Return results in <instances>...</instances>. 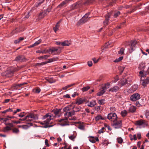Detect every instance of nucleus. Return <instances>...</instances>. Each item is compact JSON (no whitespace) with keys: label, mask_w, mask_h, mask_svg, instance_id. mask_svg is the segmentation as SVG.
<instances>
[{"label":"nucleus","mask_w":149,"mask_h":149,"mask_svg":"<svg viewBox=\"0 0 149 149\" xmlns=\"http://www.w3.org/2000/svg\"><path fill=\"white\" fill-rule=\"evenodd\" d=\"M89 13H87L83 17L77 22L76 24L77 26H79L88 21L89 20L90 18V17H89Z\"/></svg>","instance_id":"1"},{"label":"nucleus","mask_w":149,"mask_h":149,"mask_svg":"<svg viewBox=\"0 0 149 149\" xmlns=\"http://www.w3.org/2000/svg\"><path fill=\"white\" fill-rule=\"evenodd\" d=\"M71 109L69 107H65L63 109V111L65 112L64 116L66 118H69L74 114V111H70Z\"/></svg>","instance_id":"2"},{"label":"nucleus","mask_w":149,"mask_h":149,"mask_svg":"<svg viewBox=\"0 0 149 149\" xmlns=\"http://www.w3.org/2000/svg\"><path fill=\"white\" fill-rule=\"evenodd\" d=\"M135 124L140 128H144L148 125V123L145 120L141 119L135 122Z\"/></svg>","instance_id":"3"},{"label":"nucleus","mask_w":149,"mask_h":149,"mask_svg":"<svg viewBox=\"0 0 149 149\" xmlns=\"http://www.w3.org/2000/svg\"><path fill=\"white\" fill-rule=\"evenodd\" d=\"M53 116L51 113H47L43 117L44 119H45L46 120H44L43 122H41V124H48L50 120L52 119V117Z\"/></svg>","instance_id":"4"},{"label":"nucleus","mask_w":149,"mask_h":149,"mask_svg":"<svg viewBox=\"0 0 149 149\" xmlns=\"http://www.w3.org/2000/svg\"><path fill=\"white\" fill-rule=\"evenodd\" d=\"M145 68V65L143 64H140L139 67V69L141 70L140 71L139 74L141 75V78L142 79V77H146L148 73L144 71V69Z\"/></svg>","instance_id":"5"},{"label":"nucleus","mask_w":149,"mask_h":149,"mask_svg":"<svg viewBox=\"0 0 149 149\" xmlns=\"http://www.w3.org/2000/svg\"><path fill=\"white\" fill-rule=\"evenodd\" d=\"M107 118L109 120L114 122L117 119V116L116 113H111L108 114Z\"/></svg>","instance_id":"6"},{"label":"nucleus","mask_w":149,"mask_h":149,"mask_svg":"<svg viewBox=\"0 0 149 149\" xmlns=\"http://www.w3.org/2000/svg\"><path fill=\"white\" fill-rule=\"evenodd\" d=\"M38 118L36 115L33 114H31L26 116L25 117L26 121H33L34 120L38 119Z\"/></svg>","instance_id":"7"},{"label":"nucleus","mask_w":149,"mask_h":149,"mask_svg":"<svg viewBox=\"0 0 149 149\" xmlns=\"http://www.w3.org/2000/svg\"><path fill=\"white\" fill-rule=\"evenodd\" d=\"M113 127L115 129L120 128L122 125V123L121 120H119L115 121L112 125Z\"/></svg>","instance_id":"8"},{"label":"nucleus","mask_w":149,"mask_h":149,"mask_svg":"<svg viewBox=\"0 0 149 149\" xmlns=\"http://www.w3.org/2000/svg\"><path fill=\"white\" fill-rule=\"evenodd\" d=\"M110 84H105L104 86L102 87V90L100 91L97 93L98 96H100L103 95L105 92V90L109 87Z\"/></svg>","instance_id":"9"},{"label":"nucleus","mask_w":149,"mask_h":149,"mask_svg":"<svg viewBox=\"0 0 149 149\" xmlns=\"http://www.w3.org/2000/svg\"><path fill=\"white\" fill-rule=\"evenodd\" d=\"M68 118H67L65 117L64 119H61L59 120V122L60 123V124L61 126H64L65 125H69V124L68 121Z\"/></svg>","instance_id":"10"},{"label":"nucleus","mask_w":149,"mask_h":149,"mask_svg":"<svg viewBox=\"0 0 149 149\" xmlns=\"http://www.w3.org/2000/svg\"><path fill=\"white\" fill-rule=\"evenodd\" d=\"M140 95L138 93H134L131 96L130 100L132 101H134L140 98Z\"/></svg>","instance_id":"11"},{"label":"nucleus","mask_w":149,"mask_h":149,"mask_svg":"<svg viewBox=\"0 0 149 149\" xmlns=\"http://www.w3.org/2000/svg\"><path fill=\"white\" fill-rule=\"evenodd\" d=\"M136 44V41H134L132 42L131 45L130 46V48L128 49L129 52L130 53H132L135 49V45Z\"/></svg>","instance_id":"12"},{"label":"nucleus","mask_w":149,"mask_h":149,"mask_svg":"<svg viewBox=\"0 0 149 149\" xmlns=\"http://www.w3.org/2000/svg\"><path fill=\"white\" fill-rule=\"evenodd\" d=\"M111 15V13H108L105 16V20L103 22L104 26H106L107 25Z\"/></svg>","instance_id":"13"},{"label":"nucleus","mask_w":149,"mask_h":149,"mask_svg":"<svg viewBox=\"0 0 149 149\" xmlns=\"http://www.w3.org/2000/svg\"><path fill=\"white\" fill-rule=\"evenodd\" d=\"M60 48V47H58V48L55 47H52L51 48L49 49V50H47L46 52H49L50 54L54 53L55 54V52L58 51V49Z\"/></svg>","instance_id":"14"},{"label":"nucleus","mask_w":149,"mask_h":149,"mask_svg":"<svg viewBox=\"0 0 149 149\" xmlns=\"http://www.w3.org/2000/svg\"><path fill=\"white\" fill-rule=\"evenodd\" d=\"M15 60L17 61L23 62L26 61V59L23 56H19L15 58Z\"/></svg>","instance_id":"15"},{"label":"nucleus","mask_w":149,"mask_h":149,"mask_svg":"<svg viewBox=\"0 0 149 149\" xmlns=\"http://www.w3.org/2000/svg\"><path fill=\"white\" fill-rule=\"evenodd\" d=\"M138 87V84H133L129 89V91L131 93H133L135 91Z\"/></svg>","instance_id":"16"},{"label":"nucleus","mask_w":149,"mask_h":149,"mask_svg":"<svg viewBox=\"0 0 149 149\" xmlns=\"http://www.w3.org/2000/svg\"><path fill=\"white\" fill-rule=\"evenodd\" d=\"M71 43L70 40H66L62 42L61 45L63 46H69Z\"/></svg>","instance_id":"17"},{"label":"nucleus","mask_w":149,"mask_h":149,"mask_svg":"<svg viewBox=\"0 0 149 149\" xmlns=\"http://www.w3.org/2000/svg\"><path fill=\"white\" fill-rule=\"evenodd\" d=\"M13 74V72L11 70H8L5 72V76L7 77H10Z\"/></svg>","instance_id":"18"},{"label":"nucleus","mask_w":149,"mask_h":149,"mask_svg":"<svg viewBox=\"0 0 149 149\" xmlns=\"http://www.w3.org/2000/svg\"><path fill=\"white\" fill-rule=\"evenodd\" d=\"M119 89V87L117 86H114L109 89V91L113 92H116Z\"/></svg>","instance_id":"19"},{"label":"nucleus","mask_w":149,"mask_h":149,"mask_svg":"<svg viewBox=\"0 0 149 149\" xmlns=\"http://www.w3.org/2000/svg\"><path fill=\"white\" fill-rule=\"evenodd\" d=\"M42 41V40L41 39H40L36 41L33 44V45H31L29 46V47H32L35 46H36L38 45L40 43H41Z\"/></svg>","instance_id":"20"},{"label":"nucleus","mask_w":149,"mask_h":149,"mask_svg":"<svg viewBox=\"0 0 149 149\" xmlns=\"http://www.w3.org/2000/svg\"><path fill=\"white\" fill-rule=\"evenodd\" d=\"M85 102V99L83 98H80L78 99L76 102V104H80L83 103Z\"/></svg>","instance_id":"21"},{"label":"nucleus","mask_w":149,"mask_h":149,"mask_svg":"<svg viewBox=\"0 0 149 149\" xmlns=\"http://www.w3.org/2000/svg\"><path fill=\"white\" fill-rule=\"evenodd\" d=\"M11 128L10 127L7 126L3 128L2 131L4 132H6L11 130Z\"/></svg>","instance_id":"22"},{"label":"nucleus","mask_w":149,"mask_h":149,"mask_svg":"<svg viewBox=\"0 0 149 149\" xmlns=\"http://www.w3.org/2000/svg\"><path fill=\"white\" fill-rule=\"evenodd\" d=\"M76 136V134H71L70 136H69V138L72 141H74V139Z\"/></svg>","instance_id":"23"},{"label":"nucleus","mask_w":149,"mask_h":149,"mask_svg":"<svg viewBox=\"0 0 149 149\" xmlns=\"http://www.w3.org/2000/svg\"><path fill=\"white\" fill-rule=\"evenodd\" d=\"M136 109V107L133 106H131L129 108V110L130 112H134Z\"/></svg>","instance_id":"24"},{"label":"nucleus","mask_w":149,"mask_h":149,"mask_svg":"<svg viewBox=\"0 0 149 149\" xmlns=\"http://www.w3.org/2000/svg\"><path fill=\"white\" fill-rule=\"evenodd\" d=\"M143 77H142L143 78ZM141 80L143 81V84H148L149 83V77H147L146 79H143L141 78Z\"/></svg>","instance_id":"25"},{"label":"nucleus","mask_w":149,"mask_h":149,"mask_svg":"<svg viewBox=\"0 0 149 149\" xmlns=\"http://www.w3.org/2000/svg\"><path fill=\"white\" fill-rule=\"evenodd\" d=\"M49 57V55H45L39 57L38 58L39 59H46Z\"/></svg>","instance_id":"26"},{"label":"nucleus","mask_w":149,"mask_h":149,"mask_svg":"<svg viewBox=\"0 0 149 149\" xmlns=\"http://www.w3.org/2000/svg\"><path fill=\"white\" fill-rule=\"evenodd\" d=\"M24 38L23 37H20L19 38L15 40L14 42L15 44L19 43L20 41L23 40Z\"/></svg>","instance_id":"27"},{"label":"nucleus","mask_w":149,"mask_h":149,"mask_svg":"<svg viewBox=\"0 0 149 149\" xmlns=\"http://www.w3.org/2000/svg\"><path fill=\"white\" fill-rule=\"evenodd\" d=\"M60 23V22H58L57 23V24H56V26H55V27H54V28H53V29H54V31L55 32H56V31L58 30V28H59V23Z\"/></svg>","instance_id":"28"},{"label":"nucleus","mask_w":149,"mask_h":149,"mask_svg":"<svg viewBox=\"0 0 149 149\" xmlns=\"http://www.w3.org/2000/svg\"><path fill=\"white\" fill-rule=\"evenodd\" d=\"M127 112L125 110L122 111L121 112V114L123 117L126 116L127 115Z\"/></svg>","instance_id":"29"},{"label":"nucleus","mask_w":149,"mask_h":149,"mask_svg":"<svg viewBox=\"0 0 149 149\" xmlns=\"http://www.w3.org/2000/svg\"><path fill=\"white\" fill-rule=\"evenodd\" d=\"M12 131L13 133L17 134L19 132V129L16 128H14L12 129Z\"/></svg>","instance_id":"30"},{"label":"nucleus","mask_w":149,"mask_h":149,"mask_svg":"<svg viewBox=\"0 0 149 149\" xmlns=\"http://www.w3.org/2000/svg\"><path fill=\"white\" fill-rule=\"evenodd\" d=\"M125 49L123 48H121L120 51H119L118 52V54L122 55L124 53Z\"/></svg>","instance_id":"31"},{"label":"nucleus","mask_w":149,"mask_h":149,"mask_svg":"<svg viewBox=\"0 0 149 149\" xmlns=\"http://www.w3.org/2000/svg\"><path fill=\"white\" fill-rule=\"evenodd\" d=\"M48 83H54L55 81V80L53 78H48L47 79Z\"/></svg>","instance_id":"32"},{"label":"nucleus","mask_w":149,"mask_h":149,"mask_svg":"<svg viewBox=\"0 0 149 149\" xmlns=\"http://www.w3.org/2000/svg\"><path fill=\"white\" fill-rule=\"evenodd\" d=\"M123 56H121L119 57L118 58L116 59L114 61V62L115 63L121 61L123 58Z\"/></svg>","instance_id":"33"},{"label":"nucleus","mask_w":149,"mask_h":149,"mask_svg":"<svg viewBox=\"0 0 149 149\" xmlns=\"http://www.w3.org/2000/svg\"><path fill=\"white\" fill-rule=\"evenodd\" d=\"M139 7V6H135L134 8L132 9V10L130 11H129L128 12V13H131L135 10H136L137 9V8Z\"/></svg>","instance_id":"34"},{"label":"nucleus","mask_w":149,"mask_h":149,"mask_svg":"<svg viewBox=\"0 0 149 149\" xmlns=\"http://www.w3.org/2000/svg\"><path fill=\"white\" fill-rule=\"evenodd\" d=\"M48 61H47V62L46 63H38V64L39 65H43V64H45L47 63H51V62H53V61H52V58H50V59H49L48 60Z\"/></svg>","instance_id":"35"},{"label":"nucleus","mask_w":149,"mask_h":149,"mask_svg":"<svg viewBox=\"0 0 149 149\" xmlns=\"http://www.w3.org/2000/svg\"><path fill=\"white\" fill-rule=\"evenodd\" d=\"M90 87L89 86H87L86 87H85L82 88V90L83 92H84L89 89H90Z\"/></svg>","instance_id":"36"},{"label":"nucleus","mask_w":149,"mask_h":149,"mask_svg":"<svg viewBox=\"0 0 149 149\" xmlns=\"http://www.w3.org/2000/svg\"><path fill=\"white\" fill-rule=\"evenodd\" d=\"M117 140L118 143L120 144L123 141L122 139L120 137H118L117 139Z\"/></svg>","instance_id":"37"},{"label":"nucleus","mask_w":149,"mask_h":149,"mask_svg":"<svg viewBox=\"0 0 149 149\" xmlns=\"http://www.w3.org/2000/svg\"><path fill=\"white\" fill-rule=\"evenodd\" d=\"M104 119L102 117V116L100 115H97L95 118V120L97 121L100 119L103 120Z\"/></svg>","instance_id":"38"},{"label":"nucleus","mask_w":149,"mask_h":149,"mask_svg":"<svg viewBox=\"0 0 149 149\" xmlns=\"http://www.w3.org/2000/svg\"><path fill=\"white\" fill-rule=\"evenodd\" d=\"M104 99L99 100H98V102L100 105L103 104L104 103Z\"/></svg>","instance_id":"39"},{"label":"nucleus","mask_w":149,"mask_h":149,"mask_svg":"<svg viewBox=\"0 0 149 149\" xmlns=\"http://www.w3.org/2000/svg\"><path fill=\"white\" fill-rule=\"evenodd\" d=\"M35 92L37 93H38L40 91V89L38 87L36 88L35 89L33 90Z\"/></svg>","instance_id":"40"},{"label":"nucleus","mask_w":149,"mask_h":149,"mask_svg":"<svg viewBox=\"0 0 149 149\" xmlns=\"http://www.w3.org/2000/svg\"><path fill=\"white\" fill-rule=\"evenodd\" d=\"M120 14V13L119 11H118L116 12L114 15V16L115 17H116L118 16Z\"/></svg>","instance_id":"41"},{"label":"nucleus","mask_w":149,"mask_h":149,"mask_svg":"<svg viewBox=\"0 0 149 149\" xmlns=\"http://www.w3.org/2000/svg\"><path fill=\"white\" fill-rule=\"evenodd\" d=\"M146 116V118L148 119H149V111H147L145 114Z\"/></svg>","instance_id":"42"},{"label":"nucleus","mask_w":149,"mask_h":149,"mask_svg":"<svg viewBox=\"0 0 149 149\" xmlns=\"http://www.w3.org/2000/svg\"><path fill=\"white\" fill-rule=\"evenodd\" d=\"M73 84H71L70 85H68L64 87L63 88H62V90H66L68 88H69L70 87H71V86H72Z\"/></svg>","instance_id":"43"},{"label":"nucleus","mask_w":149,"mask_h":149,"mask_svg":"<svg viewBox=\"0 0 149 149\" xmlns=\"http://www.w3.org/2000/svg\"><path fill=\"white\" fill-rule=\"evenodd\" d=\"M119 77L118 75H116L114 78L113 83H116L118 80Z\"/></svg>","instance_id":"44"},{"label":"nucleus","mask_w":149,"mask_h":149,"mask_svg":"<svg viewBox=\"0 0 149 149\" xmlns=\"http://www.w3.org/2000/svg\"><path fill=\"white\" fill-rule=\"evenodd\" d=\"M6 125H8L11 128L13 127V124L12 123H5Z\"/></svg>","instance_id":"45"},{"label":"nucleus","mask_w":149,"mask_h":149,"mask_svg":"<svg viewBox=\"0 0 149 149\" xmlns=\"http://www.w3.org/2000/svg\"><path fill=\"white\" fill-rule=\"evenodd\" d=\"M88 138H89V141L93 143V136H89Z\"/></svg>","instance_id":"46"},{"label":"nucleus","mask_w":149,"mask_h":149,"mask_svg":"<svg viewBox=\"0 0 149 149\" xmlns=\"http://www.w3.org/2000/svg\"><path fill=\"white\" fill-rule=\"evenodd\" d=\"M75 110H74L73 111H74L75 112H77L78 111H79L80 110V108L79 107H76L74 108Z\"/></svg>","instance_id":"47"},{"label":"nucleus","mask_w":149,"mask_h":149,"mask_svg":"<svg viewBox=\"0 0 149 149\" xmlns=\"http://www.w3.org/2000/svg\"><path fill=\"white\" fill-rule=\"evenodd\" d=\"M93 1V0H87V1L84 3L85 4H89L91 3Z\"/></svg>","instance_id":"48"},{"label":"nucleus","mask_w":149,"mask_h":149,"mask_svg":"<svg viewBox=\"0 0 149 149\" xmlns=\"http://www.w3.org/2000/svg\"><path fill=\"white\" fill-rule=\"evenodd\" d=\"M78 127L79 129L82 130H84V126L82 125H79Z\"/></svg>","instance_id":"49"},{"label":"nucleus","mask_w":149,"mask_h":149,"mask_svg":"<svg viewBox=\"0 0 149 149\" xmlns=\"http://www.w3.org/2000/svg\"><path fill=\"white\" fill-rule=\"evenodd\" d=\"M88 65L89 67L93 65V63L92 61H89L88 62Z\"/></svg>","instance_id":"50"},{"label":"nucleus","mask_w":149,"mask_h":149,"mask_svg":"<svg viewBox=\"0 0 149 149\" xmlns=\"http://www.w3.org/2000/svg\"><path fill=\"white\" fill-rule=\"evenodd\" d=\"M21 110L20 109H17L16 110L14 111V114L13 115H15V114H16V113H17L18 112H19L20 111H21Z\"/></svg>","instance_id":"51"},{"label":"nucleus","mask_w":149,"mask_h":149,"mask_svg":"<svg viewBox=\"0 0 149 149\" xmlns=\"http://www.w3.org/2000/svg\"><path fill=\"white\" fill-rule=\"evenodd\" d=\"M108 143V141L106 140H104L103 142H102V144L103 145H107Z\"/></svg>","instance_id":"52"},{"label":"nucleus","mask_w":149,"mask_h":149,"mask_svg":"<svg viewBox=\"0 0 149 149\" xmlns=\"http://www.w3.org/2000/svg\"><path fill=\"white\" fill-rule=\"evenodd\" d=\"M48 140L47 139H46L45 140V145L47 146H49V144L48 143Z\"/></svg>","instance_id":"53"},{"label":"nucleus","mask_w":149,"mask_h":149,"mask_svg":"<svg viewBox=\"0 0 149 149\" xmlns=\"http://www.w3.org/2000/svg\"><path fill=\"white\" fill-rule=\"evenodd\" d=\"M79 5V3H76L73 4V6L74 8H76L78 7V6Z\"/></svg>","instance_id":"54"},{"label":"nucleus","mask_w":149,"mask_h":149,"mask_svg":"<svg viewBox=\"0 0 149 149\" xmlns=\"http://www.w3.org/2000/svg\"><path fill=\"white\" fill-rule=\"evenodd\" d=\"M8 112H13L14 113V110H13V109H10L9 108L8 109H7Z\"/></svg>","instance_id":"55"},{"label":"nucleus","mask_w":149,"mask_h":149,"mask_svg":"<svg viewBox=\"0 0 149 149\" xmlns=\"http://www.w3.org/2000/svg\"><path fill=\"white\" fill-rule=\"evenodd\" d=\"M22 127L23 129H27L28 128V126L27 125H23L22 126Z\"/></svg>","instance_id":"56"},{"label":"nucleus","mask_w":149,"mask_h":149,"mask_svg":"<svg viewBox=\"0 0 149 149\" xmlns=\"http://www.w3.org/2000/svg\"><path fill=\"white\" fill-rule=\"evenodd\" d=\"M100 58H99L97 59L96 60L95 58H94V63H97L100 59Z\"/></svg>","instance_id":"57"},{"label":"nucleus","mask_w":149,"mask_h":149,"mask_svg":"<svg viewBox=\"0 0 149 149\" xmlns=\"http://www.w3.org/2000/svg\"><path fill=\"white\" fill-rule=\"evenodd\" d=\"M137 137L138 139H140L141 138V134L140 133H139L137 134Z\"/></svg>","instance_id":"58"},{"label":"nucleus","mask_w":149,"mask_h":149,"mask_svg":"<svg viewBox=\"0 0 149 149\" xmlns=\"http://www.w3.org/2000/svg\"><path fill=\"white\" fill-rule=\"evenodd\" d=\"M47 50H49V49H45L43 50H42L41 51V53L43 54H46L47 53L46 52Z\"/></svg>","instance_id":"59"},{"label":"nucleus","mask_w":149,"mask_h":149,"mask_svg":"<svg viewBox=\"0 0 149 149\" xmlns=\"http://www.w3.org/2000/svg\"><path fill=\"white\" fill-rule=\"evenodd\" d=\"M94 139H95V140H96V141H99L98 138L97 137H94V143H95V142L94 140Z\"/></svg>","instance_id":"60"},{"label":"nucleus","mask_w":149,"mask_h":149,"mask_svg":"<svg viewBox=\"0 0 149 149\" xmlns=\"http://www.w3.org/2000/svg\"><path fill=\"white\" fill-rule=\"evenodd\" d=\"M100 107L99 106H97L95 107V110H96L97 111H98L100 110Z\"/></svg>","instance_id":"61"},{"label":"nucleus","mask_w":149,"mask_h":149,"mask_svg":"<svg viewBox=\"0 0 149 149\" xmlns=\"http://www.w3.org/2000/svg\"><path fill=\"white\" fill-rule=\"evenodd\" d=\"M88 105L89 106L91 107H93V102H91L89 103L88 104Z\"/></svg>","instance_id":"62"},{"label":"nucleus","mask_w":149,"mask_h":149,"mask_svg":"<svg viewBox=\"0 0 149 149\" xmlns=\"http://www.w3.org/2000/svg\"><path fill=\"white\" fill-rule=\"evenodd\" d=\"M76 118L75 117H71V118H69V119L70 120H76Z\"/></svg>","instance_id":"63"},{"label":"nucleus","mask_w":149,"mask_h":149,"mask_svg":"<svg viewBox=\"0 0 149 149\" xmlns=\"http://www.w3.org/2000/svg\"><path fill=\"white\" fill-rule=\"evenodd\" d=\"M53 62L56 61L58 60V58H52Z\"/></svg>","instance_id":"64"}]
</instances>
